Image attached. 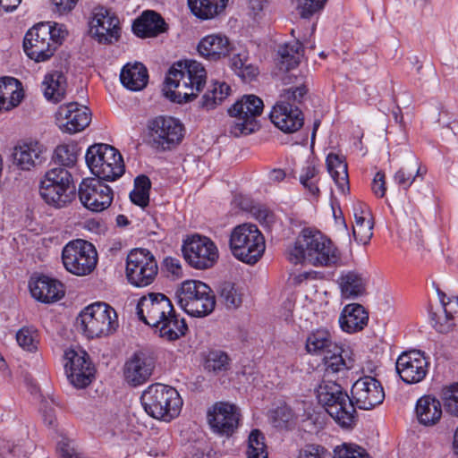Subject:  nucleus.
Masks as SVG:
<instances>
[{
    "label": "nucleus",
    "instance_id": "obj_9",
    "mask_svg": "<svg viewBox=\"0 0 458 458\" xmlns=\"http://www.w3.org/2000/svg\"><path fill=\"white\" fill-rule=\"evenodd\" d=\"M76 324L78 329L89 338L108 335L118 327L115 310L104 302L86 307L78 316Z\"/></svg>",
    "mask_w": 458,
    "mask_h": 458
},
{
    "label": "nucleus",
    "instance_id": "obj_51",
    "mask_svg": "<svg viewBox=\"0 0 458 458\" xmlns=\"http://www.w3.org/2000/svg\"><path fill=\"white\" fill-rule=\"evenodd\" d=\"M266 118L284 133L296 132L304 124L302 116H267Z\"/></svg>",
    "mask_w": 458,
    "mask_h": 458
},
{
    "label": "nucleus",
    "instance_id": "obj_41",
    "mask_svg": "<svg viewBox=\"0 0 458 458\" xmlns=\"http://www.w3.org/2000/svg\"><path fill=\"white\" fill-rule=\"evenodd\" d=\"M263 109V100L256 95L250 94L236 101L229 109V114H261Z\"/></svg>",
    "mask_w": 458,
    "mask_h": 458
},
{
    "label": "nucleus",
    "instance_id": "obj_35",
    "mask_svg": "<svg viewBox=\"0 0 458 458\" xmlns=\"http://www.w3.org/2000/svg\"><path fill=\"white\" fill-rule=\"evenodd\" d=\"M227 2L228 0H188V5L197 18L211 20L225 9Z\"/></svg>",
    "mask_w": 458,
    "mask_h": 458
},
{
    "label": "nucleus",
    "instance_id": "obj_4",
    "mask_svg": "<svg viewBox=\"0 0 458 458\" xmlns=\"http://www.w3.org/2000/svg\"><path fill=\"white\" fill-rule=\"evenodd\" d=\"M141 403L152 418L170 422L177 418L182 408V399L177 390L164 384H152L143 391Z\"/></svg>",
    "mask_w": 458,
    "mask_h": 458
},
{
    "label": "nucleus",
    "instance_id": "obj_57",
    "mask_svg": "<svg viewBox=\"0 0 458 458\" xmlns=\"http://www.w3.org/2000/svg\"><path fill=\"white\" fill-rule=\"evenodd\" d=\"M327 0H297V10L301 18L308 19L323 10Z\"/></svg>",
    "mask_w": 458,
    "mask_h": 458
},
{
    "label": "nucleus",
    "instance_id": "obj_60",
    "mask_svg": "<svg viewBox=\"0 0 458 458\" xmlns=\"http://www.w3.org/2000/svg\"><path fill=\"white\" fill-rule=\"evenodd\" d=\"M49 32L51 35V41L55 43V51L63 42L67 36L68 32L64 24L55 23L54 25L49 24Z\"/></svg>",
    "mask_w": 458,
    "mask_h": 458
},
{
    "label": "nucleus",
    "instance_id": "obj_7",
    "mask_svg": "<svg viewBox=\"0 0 458 458\" xmlns=\"http://www.w3.org/2000/svg\"><path fill=\"white\" fill-rule=\"evenodd\" d=\"M317 398L327 412L343 428H350L354 422L355 408L350 396L342 386L333 380L324 379L317 388Z\"/></svg>",
    "mask_w": 458,
    "mask_h": 458
},
{
    "label": "nucleus",
    "instance_id": "obj_10",
    "mask_svg": "<svg viewBox=\"0 0 458 458\" xmlns=\"http://www.w3.org/2000/svg\"><path fill=\"white\" fill-rule=\"evenodd\" d=\"M72 182V174L68 170L62 167L52 168L40 182L39 194L47 205L62 208L73 199Z\"/></svg>",
    "mask_w": 458,
    "mask_h": 458
},
{
    "label": "nucleus",
    "instance_id": "obj_43",
    "mask_svg": "<svg viewBox=\"0 0 458 458\" xmlns=\"http://www.w3.org/2000/svg\"><path fill=\"white\" fill-rule=\"evenodd\" d=\"M230 86L225 82H217L213 85V89L205 93L199 102L200 106L205 111H210L229 95Z\"/></svg>",
    "mask_w": 458,
    "mask_h": 458
},
{
    "label": "nucleus",
    "instance_id": "obj_59",
    "mask_svg": "<svg viewBox=\"0 0 458 458\" xmlns=\"http://www.w3.org/2000/svg\"><path fill=\"white\" fill-rule=\"evenodd\" d=\"M300 458H330V454L320 445H307L300 453Z\"/></svg>",
    "mask_w": 458,
    "mask_h": 458
},
{
    "label": "nucleus",
    "instance_id": "obj_2",
    "mask_svg": "<svg viewBox=\"0 0 458 458\" xmlns=\"http://www.w3.org/2000/svg\"><path fill=\"white\" fill-rule=\"evenodd\" d=\"M293 264L309 263L315 267L339 265L341 253L333 242L318 231L303 229L293 245L287 250Z\"/></svg>",
    "mask_w": 458,
    "mask_h": 458
},
{
    "label": "nucleus",
    "instance_id": "obj_38",
    "mask_svg": "<svg viewBox=\"0 0 458 458\" xmlns=\"http://www.w3.org/2000/svg\"><path fill=\"white\" fill-rule=\"evenodd\" d=\"M434 327L440 333L458 328V299L443 301L442 313L437 315Z\"/></svg>",
    "mask_w": 458,
    "mask_h": 458
},
{
    "label": "nucleus",
    "instance_id": "obj_53",
    "mask_svg": "<svg viewBox=\"0 0 458 458\" xmlns=\"http://www.w3.org/2000/svg\"><path fill=\"white\" fill-rule=\"evenodd\" d=\"M318 174V170L316 165L309 164L302 168L300 174V182L315 197H318L319 194Z\"/></svg>",
    "mask_w": 458,
    "mask_h": 458
},
{
    "label": "nucleus",
    "instance_id": "obj_18",
    "mask_svg": "<svg viewBox=\"0 0 458 458\" xmlns=\"http://www.w3.org/2000/svg\"><path fill=\"white\" fill-rule=\"evenodd\" d=\"M384 399V389L375 377H361L352 386L350 402L353 408L356 406L361 410H371L382 403Z\"/></svg>",
    "mask_w": 458,
    "mask_h": 458
},
{
    "label": "nucleus",
    "instance_id": "obj_20",
    "mask_svg": "<svg viewBox=\"0 0 458 458\" xmlns=\"http://www.w3.org/2000/svg\"><path fill=\"white\" fill-rule=\"evenodd\" d=\"M119 19L109 10L98 6L92 11L90 31L100 43H112L120 37Z\"/></svg>",
    "mask_w": 458,
    "mask_h": 458
},
{
    "label": "nucleus",
    "instance_id": "obj_45",
    "mask_svg": "<svg viewBox=\"0 0 458 458\" xmlns=\"http://www.w3.org/2000/svg\"><path fill=\"white\" fill-rule=\"evenodd\" d=\"M303 49L299 40L289 42L280 47L278 54L281 63L286 69H291L299 64L302 57Z\"/></svg>",
    "mask_w": 458,
    "mask_h": 458
},
{
    "label": "nucleus",
    "instance_id": "obj_61",
    "mask_svg": "<svg viewBox=\"0 0 458 458\" xmlns=\"http://www.w3.org/2000/svg\"><path fill=\"white\" fill-rule=\"evenodd\" d=\"M57 449L62 458H81L69 439L60 441Z\"/></svg>",
    "mask_w": 458,
    "mask_h": 458
},
{
    "label": "nucleus",
    "instance_id": "obj_17",
    "mask_svg": "<svg viewBox=\"0 0 458 458\" xmlns=\"http://www.w3.org/2000/svg\"><path fill=\"white\" fill-rule=\"evenodd\" d=\"M64 368L71 384L75 387L84 388L92 382L95 369L84 351L68 349L64 352Z\"/></svg>",
    "mask_w": 458,
    "mask_h": 458
},
{
    "label": "nucleus",
    "instance_id": "obj_31",
    "mask_svg": "<svg viewBox=\"0 0 458 458\" xmlns=\"http://www.w3.org/2000/svg\"><path fill=\"white\" fill-rule=\"evenodd\" d=\"M307 93L305 86L293 89H287L280 95L279 99L273 106L269 114H302L301 99Z\"/></svg>",
    "mask_w": 458,
    "mask_h": 458
},
{
    "label": "nucleus",
    "instance_id": "obj_36",
    "mask_svg": "<svg viewBox=\"0 0 458 458\" xmlns=\"http://www.w3.org/2000/svg\"><path fill=\"white\" fill-rule=\"evenodd\" d=\"M427 169L422 167L415 156H411L407 167L400 168L394 175V182L404 190H408L417 177L426 174Z\"/></svg>",
    "mask_w": 458,
    "mask_h": 458
},
{
    "label": "nucleus",
    "instance_id": "obj_25",
    "mask_svg": "<svg viewBox=\"0 0 458 458\" xmlns=\"http://www.w3.org/2000/svg\"><path fill=\"white\" fill-rule=\"evenodd\" d=\"M325 377L352 369L356 364V356L350 349L335 345L323 355Z\"/></svg>",
    "mask_w": 458,
    "mask_h": 458
},
{
    "label": "nucleus",
    "instance_id": "obj_55",
    "mask_svg": "<svg viewBox=\"0 0 458 458\" xmlns=\"http://www.w3.org/2000/svg\"><path fill=\"white\" fill-rule=\"evenodd\" d=\"M335 458H370L368 452L355 444L344 443L335 448Z\"/></svg>",
    "mask_w": 458,
    "mask_h": 458
},
{
    "label": "nucleus",
    "instance_id": "obj_19",
    "mask_svg": "<svg viewBox=\"0 0 458 458\" xmlns=\"http://www.w3.org/2000/svg\"><path fill=\"white\" fill-rule=\"evenodd\" d=\"M208 419L213 432L228 437L237 429L241 414L235 405L221 402L208 411Z\"/></svg>",
    "mask_w": 458,
    "mask_h": 458
},
{
    "label": "nucleus",
    "instance_id": "obj_5",
    "mask_svg": "<svg viewBox=\"0 0 458 458\" xmlns=\"http://www.w3.org/2000/svg\"><path fill=\"white\" fill-rule=\"evenodd\" d=\"M229 247L235 259L243 263L254 265L263 256L266 242L256 225L244 223L232 230Z\"/></svg>",
    "mask_w": 458,
    "mask_h": 458
},
{
    "label": "nucleus",
    "instance_id": "obj_30",
    "mask_svg": "<svg viewBox=\"0 0 458 458\" xmlns=\"http://www.w3.org/2000/svg\"><path fill=\"white\" fill-rule=\"evenodd\" d=\"M120 81L131 91H140L148 81L147 67L140 62L127 63L121 70Z\"/></svg>",
    "mask_w": 458,
    "mask_h": 458
},
{
    "label": "nucleus",
    "instance_id": "obj_12",
    "mask_svg": "<svg viewBox=\"0 0 458 458\" xmlns=\"http://www.w3.org/2000/svg\"><path fill=\"white\" fill-rule=\"evenodd\" d=\"M64 268L72 275L84 276L91 274L98 264V252L94 245L85 240L69 242L63 249Z\"/></svg>",
    "mask_w": 458,
    "mask_h": 458
},
{
    "label": "nucleus",
    "instance_id": "obj_63",
    "mask_svg": "<svg viewBox=\"0 0 458 458\" xmlns=\"http://www.w3.org/2000/svg\"><path fill=\"white\" fill-rule=\"evenodd\" d=\"M79 0H52L55 12L60 14L70 13L77 4Z\"/></svg>",
    "mask_w": 458,
    "mask_h": 458
},
{
    "label": "nucleus",
    "instance_id": "obj_42",
    "mask_svg": "<svg viewBox=\"0 0 458 458\" xmlns=\"http://www.w3.org/2000/svg\"><path fill=\"white\" fill-rule=\"evenodd\" d=\"M228 131L234 137L249 135L259 129L256 116H231Z\"/></svg>",
    "mask_w": 458,
    "mask_h": 458
},
{
    "label": "nucleus",
    "instance_id": "obj_54",
    "mask_svg": "<svg viewBox=\"0 0 458 458\" xmlns=\"http://www.w3.org/2000/svg\"><path fill=\"white\" fill-rule=\"evenodd\" d=\"M441 398L447 412L458 416V382L443 386Z\"/></svg>",
    "mask_w": 458,
    "mask_h": 458
},
{
    "label": "nucleus",
    "instance_id": "obj_34",
    "mask_svg": "<svg viewBox=\"0 0 458 458\" xmlns=\"http://www.w3.org/2000/svg\"><path fill=\"white\" fill-rule=\"evenodd\" d=\"M364 205L358 203L353 208L354 225L352 233L355 240L361 244H367L370 241L373 233V222L369 212L364 211Z\"/></svg>",
    "mask_w": 458,
    "mask_h": 458
},
{
    "label": "nucleus",
    "instance_id": "obj_26",
    "mask_svg": "<svg viewBox=\"0 0 458 458\" xmlns=\"http://www.w3.org/2000/svg\"><path fill=\"white\" fill-rule=\"evenodd\" d=\"M228 38L220 33L207 35L198 44V52L209 61H218L226 57L231 51Z\"/></svg>",
    "mask_w": 458,
    "mask_h": 458
},
{
    "label": "nucleus",
    "instance_id": "obj_47",
    "mask_svg": "<svg viewBox=\"0 0 458 458\" xmlns=\"http://www.w3.org/2000/svg\"><path fill=\"white\" fill-rule=\"evenodd\" d=\"M90 116H56L55 124L64 133L75 134L87 128Z\"/></svg>",
    "mask_w": 458,
    "mask_h": 458
},
{
    "label": "nucleus",
    "instance_id": "obj_33",
    "mask_svg": "<svg viewBox=\"0 0 458 458\" xmlns=\"http://www.w3.org/2000/svg\"><path fill=\"white\" fill-rule=\"evenodd\" d=\"M416 416L420 424L432 427L442 418V405L438 399L432 395H424L417 401Z\"/></svg>",
    "mask_w": 458,
    "mask_h": 458
},
{
    "label": "nucleus",
    "instance_id": "obj_52",
    "mask_svg": "<svg viewBox=\"0 0 458 458\" xmlns=\"http://www.w3.org/2000/svg\"><path fill=\"white\" fill-rule=\"evenodd\" d=\"M16 341L23 350L34 352L38 344V330L33 327H23L16 333Z\"/></svg>",
    "mask_w": 458,
    "mask_h": 458
},
{
    "label": "nucleus",
    "instance_id": "obj_1",
    "mask_svg": "<svg viewBox=\"0 0 458 458\" xmlns=\"http://www.w3.org/2000/svg\"><path fill=\"white\" fill-rule=\"evenodd\" d=\"M137 315L155 333L167 341L183 336L188 329L185 320L179 318L174 306L165 294L149 293L142 296L137 304Z\"/></svg>",
    "mask_w": 458,
    "mask_h": 458
},
{
    "label": "nucleus",
    "instance_id": "obj_21",
    "mask_svg": "<svg viewBox=\"0 0 458 458\" xmlns=\"http://www.w3.org/2000/svg\"><path fill=\"white\" fill-rule=\"evenodd\" d=\"M395 368L403 382L415 384L426 377L428 362L420 351H410L398 357Z\"/></svg>",
    "mask_w": 458,
    "mask_h": 458
},
{
    "label": "nucleus",
    "instance_id": "obj_16",
    "mask_svg": "<svg viewBox=\"0 0 458 458\" xmlns=\"http://www.w3.org/2000/svg\"><path fill=\"white\" fill-rule=\"evenodd\" d=\"M26 55L35 62L49 59L55 51V43L51 41L49 23H38L27 31L23 39Z\"/></svg>",
    "mask_w": 458,
    "mask_h": 458
},
{
    "label": "nucleus",
    "instance_id": "obj_22",
    "mask_svg": "<svg viewBox=\"0 0 458 458\" xmlns=\"http://www.w3.org/2000/svg\"><path fill=\"white\" fill-rule=\"evenodd\" d=\"M155 369L153 357L143 352H135L124 364V379L132 386L144 384L151 377Z\"/></svg>",
    "mask_w": 458,
    "mask_h": 458
},
{
    "label": "nucleus",
    "instance_id": "obj_62",
    "mask_svg": "<svg viewBox=\"0 0 458 458\" xmlns=\"http://www.w3.org/2000/svg\"><path fill=\"white\" fill-rule=\"evenodd\" d=\"M371 190L373 193L378 197L383 198L386 194V180L385 174L383 172H377L372 181Z\"/></svg>",
    "mask_w": 458,
    "mask_h": 458
},
{
    "label": "nucleus",
    "instance_id": "obj_14",
    "mask_svg": "<svg viewBox=\"0 0 458 458\" xmlns=\"http://www.w3.org/2000/svg\"><path fill=\"white\" fill-rule=\"evenodd\" d=\"M182 250L185 260L196 269H208L215 266L219 258L215 242L208 237L199 234L185 241Z\"/></svg>",
    "mask_w": 458,
    "mask_h": 458
},
{
    "label": "nucleus",
    "instance_id": "obj_49",
    "mask_svg": "<svg viewBox=\"0 0 458 458\" xmlns=\"http://www.w3.org/2000/svg\"><path fill=\"white\" fill-rule=\"evenodd\" d=\"M242 289L235 284L225 282L220 285V298L227 309H236L242 302Z\"/></svg>",
    "mask_w": 458,
    "mask_h": 458
},
{
    "label": "nucleus",
    "instance_id": "obj_29",
    "mask_svg": "<svg viewBox=\"0 0 458 458\" xmlns=\"http://www.w3.org/2000/svg\"><path fill=\"white\" fill-rule=\"evenodd\" d=\"M368 321L369 314L359 303L346 305L339 318L341 328L350 334L361 331L367 326Z\"/></svg>",
    "mask_w": 458,
    "mask_h": 458
},
{
    "label": "nucleus",
    "instance_id": "obj_64",
    "mask_svg": "<svg viewBox=\"0 0 458 458\" xmlns=\"http://www.w3.org/2000/svg\"><path fill=\"white\" fill-rule=\"evenodd\" d=\"M165 266L173 276L179 278L182 276V268L181 262L174 258H166L165 259Z\"/></svg>",
    "mask_w": 458,
    "mask_h": 458
},
{
    "label": "nucleus",
    "instance_id": "obj_6",
    "mask_svg": "<svg viewBox=\"0 0 458 458\" xmlns=\"http://www.w3.org/2000/svg\"><path fill=\"white\" fill-rule=\"evenodd\" d=\"M87 166L94 178L114 182L124 174L123 156L113 146L97 143L89 146L85 154Z\"/></svg>",
    "mask_w": 458,
    "mask_h": 458
},
{
    "label": "nucleus",
    "instance_id": "obj_40",
    "mask_svg": "<svg viewBox=\"0 0 458 458\" xmlns=\"http://www.w3.org/2000/svg\"><path fill=\"white\" fill-rule=\"evenodd\" d=\"M43 86L45 98L58 102L65 93V78L61 72H55L45 77Z\"/></svg>",
    "mask_w": 458,
    "mask_h": 458
},
{
    "label": "nucleus",
    "instance_id": "obj_48",
    "mask_svg": "<svg viewBox=\"0 0 458 458\" xmlns=\"http://www.w3.org/2000/svg\"><path fill=\"white\" fill-rule=\"evenodd\" d=\"M150 180L146 175L135 178L134 189L130 193V199L134 204L145 208L149 202Z\"/></svg>",
    "mask_w": 458,
    "mask_h": 458
},
{
    "label": "nucleus",
    "instance_id": "obj_46",
    "mask_svg": "<svg viewBox=\"0 0 458 458\" xmlns=\"http://www.w3.org/2000/svg\"><path fill=\"white\" fill-rule=\"evenodd\" d=\"M79 148L73 143L60 144L54 151L53 160L64 167H73L78 160Z\"/></svg>",
    "mask_w": 458,
    "mask_h": 458
},
{
    "label": "nucleus",
    "instance_id": "obj_15",
    "mask_svg": "<svg viewBox=\"0 0 458 458\" xmlns=\"http://www.w3.org/2000/svg\"><path fill=\"white\" fill-rule=\"evenodd\" d=\"M79 198L88 209L101 212L111 205L114 192L103 180L85 178L79 186Z\"/></svg>",
    "mask_w": 458,
    "mask_h": 458
},
{
    "label": "nucleus",
    "instance_id": "obj_37",
    "mask_svg": "<svg viewBox=\"0 0 458 458\" xmlns=\"http://www.w3.org/2000/svg\"><path fill=\"white\" fill-rule=\"evenodd\" d=\"M327 167L338 189L345 193L349 190L347 164L339 155L330 153L327 157Z\"/></svg>",
    "mask_w": 458,
    "mask_h": 458
},
{
    "label": "nucleus",
    "instance_id": "obj_13",
    "mask_svg": "<svg viewBox=\"0 0 458 458\" xmlns=\"http://www.w3.org/2000/svg\"><path fill=\"white\" fill-rule=\"evenodd\" d=\"M157 271V262L148 250L135 249L128 254L126 277L132 285L145 287L151 284Z\"/></svg>",
    "mask_w": 458,
    "mask_h": 458
},
{
    "label": "nucleus",
    "instance_id": "obj_24",
    "mask_svg": "<svg viewBox=\"0 0 458 458\" xmlns=\"http://www.w3.org/2000/svg\"><path fill=\"white\" fill-rule=\"evenodd\" d=\"M46 148L38 141L24 142L13 148V165L19 169L30 171L42 163Z\"/></svg>",
    "mask_w": 458,
    "mask_h": 458
},
{
    "label": "nucleus",
    "instance_id": "obj_58",
    "mask_svg": "<svg viewBox=\"0 0 458 458\" xmlns=\"http://www.w3.org/2000/svg\"><path fill=\"white\" fill-rule=\"evenodd\" d=\"M293 419V412L289 408L281 407L274 411L273 423L276 428H286Z\"/></svg>",
    "mask_w": 458,
    "mask_h": 458
},
{
    "label": "nucleus",
    "instance_id": "obj_44",
    "mask_svg": "<svg viewBox=\"0 0 458 458\" xmlns=\"http://www.w3.org/2000/svg\"><path fill=\"white\" fill-rule=\"evenodd\" d=\"M248 61L249 56L245 50L233 55L231 58V67L244 81H251L258 74V68Z\"/></svg>",
    "mask_w": 458,
    "mask_h": 458
},
{
    "label": "nucleus",
    "instance_id": "obj_32",
    "mask_svg": "<svg viewBox=\"0 0 458 458\" xmlns=\"http://www.w3.org/2000/svg\"><path fill=\"white\" fill-rule=\"evenodd\" d=\"M337 284L344 299H356L366 292L367 279L363 274L354 270L343 271Z\"/></svg>",
    "mask_w": 458,
    "mask_h": 458
},
{
    "label": "nucleus",
    "instance_id": "obj_3",
    "mask_svg": "<svg viewBox=\"0 0 458 458\" xmlns=\"http://www.w3.org/2000/svg\"><path fill=\"white\" fill-rule=\"evenodd\" d=\"M206 81L207 72L201 63L195 60L179 61L170 68L163 91L168 99L182 104L196 98Z\"/></svg>",
    "mask_w": 458,
    "mask_h": 458
},
{
    "label": "nucleus",
    "instance_id": "obj_56",
    "mask_svg": "<svg viewBox=\"0 0 458 458\" xmlns=\"http://www.w3.org/2000/svg\"><path fill=\"white\" fill-rule=\"evenodd\" d=\"M229 367V358L226 353L215 351L209 352L206 362L205 368L209 371L220 372L226 370Z\"/></svg>",
    "mask_w": 458,
    "mask_h": 458
},
{
    "label": "nucleus",
    "instance_id": "obj_23",
    "mask_svg": "<svg viewBox=\"0 0 458 458\" xmlns=\"http://www.w3.org/2000/svg\"><path fill=\"white\" fill-rule=\"evenodd\" d=\"M30 290L33 298L45 303L57 301L64 295L63 284L46 276L31 278Z\"/></svg>",
    "mask_w": 458,
    "mask_h": 458
},
{
    "label": "nucleus",
    "instance_id": "obj_27",
    "mask_svg": "<svg viewBox=\"0 0 458 458\" xmlns=\"http://www.w3.org/2000/svg\"><path fill=\"white\" fill-rule=\"evenodd\" d=\"M167 24L160 14L154 11H145L134 21L132 30L140 38H154L165 32Z\"/></svg>",
    "mask_w": 458,
    "mask_h": 458
},
{
    "label": "nucleus",
    "instance_id": "obj_50",
    "mask_svg": "<svg viewBox=\"0 0 458 458\" xmlns=\"http://www.w3.org/2000/svg\"><path fill=\"white\" fill-rule=\"evenodd\" d=\"M265 437L259 429L250 431L248 439L247 458H267Z\"/></svg>",
    "mask_w": 458,
    "mask_h": 458
},
{
    "label": "nucleus",
    "instance_id": "obj_8",
    "mask_svg": "<svg viewBox=\"0 0 458 458\" xmlns=\"http://www.w3.org/2000/svg\"><path fill=\"white\" fill-rule=\"evenodd\" d=\"M177 304L192 317H205L216 306L215 295L211 288L199 280L182 282L175 292Z\"/></svg>",
    "mask_w": 458,
    "mask_h": 458
},
{
    "label": "nucleus",
    "instance_id": "obj_39",
    "mask_svg": "<svg viewBox=\"0 0 458 458\" xmlns=\"http://www.w3.org/2000/svg\"><path fill=\"white\" fill-rule=\"evenodd\" d=\"M331 334L327 329H318L308 336L306 349L311 354L324 355L329 349L335 350Z\"/></svg>",
    "mask_w": 458,
    "mask_h": 458
},
{
    "label": "nucleus",
    "instance_id": "obj_28",
    "mask_svg": "<svg viewBox=\"0 0 458 458\" xmlns=\"http://www.w3.org/2000/svg\"><path fill=\"white\" fill-rule=\"evenodd\" d=\"M24 98L21 83L13 77L0 78V113L18 106Z\"/></svg>",
    "mask_w": 458,
    "mask_h": 458
},
{
    "label": "nucleus",
    "instance_id": "obj_11",
    "mask_svg": "<svg viewBox=\"0 0 458 458\" xmlns=\"http://www.w3.org/2000/svg\"><path fill=\"white\" fill-rule=\"evenodd\" d=\"M186 132L176 116H152L147 123L146 134L153 147L163 150L179 145Z\"/></svg>",
    "mask_w": 458,
    "mask_h": 458
}]
</instances>
